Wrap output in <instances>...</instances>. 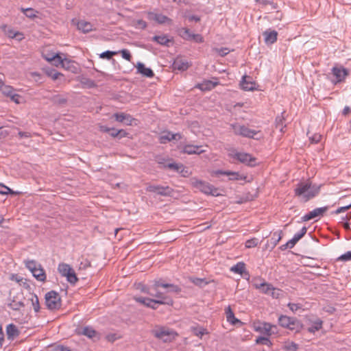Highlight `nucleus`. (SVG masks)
Returning a JSON list of instances; mask_svg holds the SVG:
<instances>
[{
	"label": "nucleus",
	"instance_id": "1",
	"mask_svg": "<svg viewBox=\"0 0 351 351\" xmlns=\"http://www.w3.org/2000/svg\"><path fill=\"white\" fill-rule=\"evenodd\" d=\"M180 288L176 285L163 283L160 280H154L153 285L149 286V290L147 291V294L156 298V300L170 301L169 305H173V300L167 295L169 292L179 293Z\"/></svg>",
	"mask_w": 351,
	"mask_h": 351
},
{
	"label": "nucleus",
	"instance_id": "2",
	"mask_svg": "<svg viewBox=\"0 0 351 351\" xmlns=\"http://www.w3.org/2000/svg\"><path fill=\"white\" fill-rule=\"evenodd\" d=\"M320 191V186L312 184L311 182H300L294 189L295 195L298 196L304 202L317 196Z\"/></svg>",
	"mask_w": 351,
	"mask_h": 351
},
{
	"label": "nucleus",
	"instance_id": "3",
	"mask_svg": "<svg viewBox=\"0 0 351 351\" xmlns=\"http://www.w3.org/2000/svg\"><path fill=\"white\" fill-rule=\"evenodd\" d=\"M152 335L163 342H171L178 336V333L169 328L165 326H156L152 330Z\"/></svg>",
	"mask_w": 351,
	"mask_h": 351
},
{
	"label": "nucleus",
	"instance_id": "4",
	"mask_svg": "<svg viewBox=\"0 0 351 351\" xmlns=\"http://www.w3.org/2000/svg\"><path fill=\"white\" fill-rule=\"evenodd\" d=\"M190 183L193 187L199 189L201 192L206 195H212L213 196L218 195L217 189L215 188L213 185L198 180L196 178H192L190 179Z\"/></svg>",
	"mask_w": 351,
	"mask_h": 351
},
{
	"label": "nucleus",
	"instance_id": "5",
	"mask_svg": "<svg viewBox=\"0 0 351 351\" xmlns=\"http://www.w3.org/2000/svg\"><path fill=\"white\" fill-rule=\"evenodd\" d=\"M45 305L50 311H56L61 308V298L58 293L50 291L45 295Z\"/></svg>",
	"mask_w": 351,
	"mask_h": 351
},
{
	"label": "nucleus",
	"instance_id": "6",
	"mask_svg": "<svg viewBox=\"0 0 351 351\" xmlns=\"http://www.w3.org/2000/svg\"><path fill=\"white\" fill-rule=\"evenodd\" d=\"M25 266L36 280L40 282L46 280V274L40 264L35 261H27L25 262Z\"/></svg>",
	"mask_w": 351,
	"mask_h": 351
},
{
	"label": "nucleus",
	"instance_id": "7",
	"mask_svg": "<svg viewBox=\"0 0 351 351\" xmlns=\"http://www.w3.org/2000/svg\"><path fill=\"white\" fill-rule=\"evenodd\" d=\"M231 128H232L234 134L250 138L257 139L255 136L259 133V131L251 130L244 125H240L238 123L231 124Z\"/></svg>",
	"mask_w": 351,
	"mask_h": 351
},
{
	"label": "nucleus",
	"instance_id": "8",
	"mask_svg": "<svg viewBox=\"0 0 351 351\" xmlns=\"http://www.w3.org/2000/svg\"><path fill=\"white\" fill-rule=\"evenodd\" d=\"M59 273L66 278V280L71 284H75L78 278L74 270L66 263H60L58 267Z\"/></svg>",
	"mask_w": 351,
	"mask_h": 351
},
{
	"label": "nucleus",
	"instance_id": "9",
	"mask_svg": "<svg viewBox=\"0 0 351 351\" xmlns=\"http://www.w3.org/2000/svg\"><path fill=\"white\" fill-rule=\"evenodd\" d=\"M331 72L335 77V79L331 80V81L335 84L343 82L346 77L349 75L348 69L342 66H333L331 69Z\"/></svg>",
	"mask_w": 351,
	"mask_h": 351
},
{
	"label": "nucleus",
	"instance_id": "10",
	"mask_svg": "<svg viewBox=\"0 0 351 351\" xmlns=\"http://www.w3.org/2000/svg\"><path fill=\"white\" fill-rule=\"evenodd\" d=\"M134 300L137 302H139L145 306L152 308V309H156V304H170V301H162V300H156L155 299H151L148 298H143V297H134Z\"/></svg>",
	"mask_w": 351,
	"mask_h": 351
},
{
	"label": "nucleus",
	"instance_id": "11",
	"mask_svg": "<svg viewBox=\"0 0 351 351\" xmlns=\"http://www.w3.org/2000/svg\"><path fill=\"white\" fill-rule=\"evenodd\" d=\"M233 158H235L241 162L247 165L254 167L256 165V158L252 155L244 152H236L232 154Z\"/></svg>",
	"mask_w": 351,
	"mask_h": 351
},
{
	"label": "nucleus",
	"instance_id": "12",
	"mask_svg": "<svg viewBox=\"0 0 351 351\" xmlns=\"http://www.w3.org/2000/svg\"><path fill=\"white\" fill-rule=\"evenodd\" d=\"M147 191L162 196H171L173 190L168 186L149 185Z\"/></svg>",
	"mask_w": 351,
	"mask_h": 351
},
{
	"label": "nucleus",
	"instance_id": "13",
	"mask_svg": "<svg viewBox=\"0 0 351 351\" xmlns=\"http://www.w3.org/2000/svg\"><path fill=\"white\" fill-rule=\"evenodd\" d=\"M307 228L306 227H303L299 232L295 234L293 237L288 241L285 245H282L280 247L282 250H285L287 248H293L295 245L298 243V241L301 239L306 233Z\"/></svg>",
	"mask_w": 351,
	"mask_h": 351
},
{
	"label": "nucleus",
	"instance_id": "14",
	"mask_svg": "<svg viewBox=\"0 0 351 351\" xmlns=\"http://www.w3.org/2000/svg\"><path fill=\"white\" fill-rule=\"evenodd\" d=\"M147 19L150 21H154L158 24H171L172 23V20L167 16L154 12H149L147 13Z\"/></svg>",
	"mask_w": 351,
	"mask_h": 351
},
{
	"label": "nucleus",
	"instance_id": "15",
	"mask_svg": "<svg viewBox=\"0 0 351 351\" xmlns=\"http://www.w3.org/2000/svg\"><path fill=\"white\" fill-rule=\"evenodd\" d=\"M328 210V206L317 208L302 217L303 221H307L316 217H322Z\"/></svg>",
	"mask_w": 351,
	"mask_h": 351
},
{
	"label": "nucleus",
	"instance_id": "16",
	"mask_svg": "<svg viewBox=\"0 0 351 351\" xmlns=\"http://www.w3.org/2000/svg\"><path fill=\"white\" fill-rule=\"evenodd\" d=\"M114 117H115L116 121L122 123L127 125H132L134 123L136 125V120L128 114L121 112V113H116L114 114Z\"/></svg>",
	"mask_w": 351,
	"mask_h": 351
},
{
	"label": "nucleus",
	"instance_id": "17",
	"mask_svg": "<svg viewBox=\"0 0 351 351\" xmlns=\"http://www.w3.org/2000/svg\"><path fill=\"white\" fill-rule=\"evenodd\" d=\"M181 138V135L180 133L173 134L169 131H164L161 132L159 136V141L160 143H167V142H170L173 140H180Z\"/></svg>",
	"mask_w": 351,
	"mask_h": 351
},
{
	"label": "nucleus",
	"instance_id": "18",
	"mask_svg": "<svg viewBox=\"0 0 351 351\" xmlns=\"http://www.w3.org/2000/svg\"><path fill=\"white\" fill-rule=\"evenodd\" d=\"M47 60H58V63H61V66L68 70H71V66L73 64V62L66 59L62 58L58 53H56L51 57L47 58Z\"/></svg>",
	"mask_w": 351,
	"mask_h": 351
},
{
	"label": "nucleus",
	"instance_id": "19",
	"mask_svg": "<svg viewBox=\"0 0 351 351\" xmlns=\"http://www.w3.org/2000/svg\"><path fill=\"white\" fill-rule=\"evenodd\" d=\"M240 85L244 90H254L256 89V84L250 76L244 75L242 77Z\"/></svg>",
	"mask_w": 351,
	"mask_h": 351
},
{
	"label": "nucleus",
	"instance_id": "20",
	"mask_svg": "<svg viewBox=\"0 0 351 351\" xmlns=\"http://www.w3.org/2000/svg\"><path fill=\"white\" fill-rule=\"evenodd\" d=\"M189 67V64L188 61L182 58H176L172 64L173 69L180 71H186Z\"/></svg>",
	"mask_w": 351,
	"mask_h": 351
},
{
	"label": "nucleus",
	"instance_id": "21",
	"mask_svg": "<svg viewBox=\"0 0 351 351\" xmlns=\"http://www.w3.org/2000/svg\"><path fill=\"white\" fill-rule=\"evenodd\" d=\"M263 35L267 45L274 44L277 40L278 32L275 30L267 29L263 32Z\"/></svg>",
	"mask_w": 351,
	"mask_h": 351
},
{
	"label": "nucleus",
	"instance_id": "22",
	"mask_svg": "<svg viewBox=\"0 0 351 351\" xmlns=\"http://www.w3.org/2000/svg\"><path fill=\"white\" fill-rule=\"evenodd\" d=\"M257 288L260 289L263 293L271 295L273 298L278 297V293H276V289L267 282L261 283L259 287L257 286Z\"/></svg>",
	"mask_w": 351,
	"mask_h": 351
},
{
	"label": "nucleus",
	"instance_id": "23",
	"mask_svg": "<svg viewBox=\"0 0 351 351\" xmlns=\"http://www.w3.org/2000/svg\"><path fill=\"white\" fill-rule=\"evenodd\" d=\"M137 73L147 77H152L154 75L153 71L150 68L145 67V64L138 62L136 64Z\"/></svg>",
	"mask_w": 351,
	"mask_h": 351
},
{
	"label": "nucleus",
	"instance_id": "24",
	"mask_svg": "<svg viewBox=\"0 0 351 351\" xmlns=\"http://www.w3.org/2000/svg\"><path fill=\"white\" fill-rule=\"evenodd\" d=\"M77 28L82 32L86 34L91 32L93 29V25L88 21H86L84 20L79 21L77 24Z\"/></svg>",
	"mask_w": 351,
	"mask_h": 351
},
{
	"label": "nucleus",
	"instance_id": "25",
	"mask_svg": "<svg viewBox=\"0 0 351 351\" xmlns=\"http://www.w3.org/2000/svg\"><path fill=\"white\" fill-rule=\"evenodd\" d=\"M19 330L14 324H10L7 326L6 335L8 339H14L19 335Z\"/></svg>",
	"mask_w": 351,
	"mask_h": 351
},
{
	"label": "nucleus",
	"instance_id": "26",
	"mask_svg": "<svg viewBox=\"0 0 351 351\" xmlns=\"http://www.w3.org/2000/svg\"><path fill=\"white\" fill-rule=\"evenodd\" d=\"M152 40L158 44L163 46H169V43H172V40L169 38L167 35L154 36Z\"/></svg>",
	"mask_w": 351,
	"mask_h": 351
},
{
	"label": "nucleus",
	"instance_id": "27",
	"mask_svg": "<svg viewBox=\"0 0 351 351\" xmlns=\"http://www.w3.org/2000/svg\"><path fill=\"white\" fill-rule=\"evenodd\" d=\"M180 35L182 38L186 40H191L193 38H195V37H199V41H203L202 37L199 34H191L190 30L187 28H182L180 30Z\"/></svg>",
	"mask_w": 351,
	"mask_h": 351
},
{
	"label": "nucleus",
	"instance_id": "28",
	"mask_svg": "<svg viewBox=\"0 0 351 351\" xmlns=\"http://www.w3.org/2000/svg\"><path fill=\"white\" fill-rule=\"evenodd\" d=\"M28 300L31 302L35 313H38L40 309V302L38 296L34 293H30Z\"/></svg>",
	"mask_w": 351,
	"mask_h": 351
},
{
	"label": "nucleus",
	"instance_id": "29",
	"mask_svg": "<svg viewBox=\"0 0 351 351\" xmlns=\"http://www.w3.org/2000/svg\"><path fill=\"white\" fill-rule=\"evenodd\" d=\"M287 328L291 331H295V332H300L302 328V323L296 318L293 317Z\"/></svg>",
	"mask_w": 351,
	"mask_h": 351
},
{
	"label": "nucleus",
	"instance_id": "30",
	"mask_svg": "<svg viewBox=\"0 0 351 351\" xmlns=\"http://www.w3.org/2000/svg\"><path fill=\"white\" fill-rule=\"evenodd\" d=\"M226 315L227 321L233 325H235L237 323L241 322L240 320H239L234 317V314L230 306H228L226 308Z\"/></svg>",
	"mask_w": 351,
	"mask_h": 351
},
{
	"label": "nucleus",
	"instance_id": "31",
	"mask_svg": "<svg viewBox=\"0 0 351 351\" xmlns=\"http://www.w3.org/2000/svg\"><path fill=\"white\" fill-rule=\"evenodd\" d=\"M9 302L8 303V306L12 309L13 311H19L21 308L25 306V304L21 301H16L14 298L9 299Z\"/></svg>",
	"mask_w": 351,
	"mask_h": 351
},
{
	"label": "nucleus",
	"instance_id": "32",
	"mask_svg": "<svg viewBox=\"0 0 351 351\" xmlns=\"http://www.w3.org/2000/svg\"><path fill=\"white\" fill-rule=\"evenodd\" d=\"M82 334L90 339H93V338L99 339L97 332L91 327H88V326L84 327L83 329Z\"/></svg>",
	"mask_w": 351,
	"mask_h": 351
},
{
	"label": "nucleus",
	"instance_id": "33",
	"mask_svg": "<svg viewBox=\"0 0 351 351\" xmlns=\"http://www.w3.org/2000/svg\"><path fill=\"white\" fill-rule=\"evenodd\" d=\"M293 318L287 315H280L278 318V324L280 326L287 328Z\"/></svg>",
	"mask_w": 351,
	"mask_h": 351
},
{
	"label": "nucleus",
	"instance_id": "34",
	"mask_svg": "<svg viewBox=\"0 0 351 351\" xmlns=\"http://www.w3.org/2000/svg\"><path fill=\"white\" fill-rule=\"evenodd\" d=\"M217 85V83H214L211 81H205L202 84H199L197 85V88L201 89L202 90H208L213 88Z\"/></svg>",
	"mask_w": 351,
	"mask_h": 351
},
{
	"label": "nucleus",
	"instance_id": "35",
	"mask_svg": "<svg viewBox=\"0 0 351 351\" xmlns=\"http://www.w3.org/2000/svg\"><path fill=\"white\" fill-rule=\"evenodd\" d=\"M271 325L268 323H263L262 327H258L256 328V330L260 331L261 332H263L267 336H270L271 335Z\"/></svg>",
	"mask_w": 351,
	"mask_h": 351
},
{
	"label": "nucleus",
	"instance_id": "36",
	"mask_svg": "<svg viewBox=\"0 0 351 351\" xmlns=\"http://www.w3.org/2000/svg\"><path fill=\"white\" fill-rule=\"evenodd\" d=\"M282 237V231H277L273 233L272 237L271 239V243L273 244V246L275 247L278 242L281 240Z\"/></svg>",
	"mask_w": 351,
	"mask_h": 351
},
{
	"label": "nucleus",
	"instance_id": "37",
	"mask_svg": "<svg viewBox=\"0 0 351 351\" xmlns=\"http://www.w3.org/2000/svg\"><path fill=\"white\" fill-rule=\"evenodd\" d=\"M245 265L242 262L238 263L231 268V271L239 274H242L245 271Z\"/></svg>",
	"mask_w": 351,
	"mask_h": 351
},
{
	"label": "nucleus",
	"instance_id": "38",
	"mask_svg": "<svg viewBox=\"0 0 351 351\" xmlns=\"http://www.w3.org/2000/svg\"><path fill=\"white\" fill-rule=\"evenodd\" d=\"M322 327V321L317 319L313 324L308 328V331L311 333H314L316 331L320 330Z\"/></svg>",
	"mask_w": 351,
	"mask_h": 351
},
{
	"label": "nucleus",
	"instance_id": "39",
	"mask_svg": "<svg viewBox=\"0 0 351 351\" xmlns=\"http://www.w3.org/2000/svg\"><path fill=\"white\" fill-rule=\"evenodd\" d=\"M283 348L288 351H296L298 349V345L293 341H286Z\"/></svg>",
	"mask_w": 351,
	"mask_h": 351
},
{
	"label": "nucleus",
	"instance_id": "40",
	"mask_svg": "<svg viewBox=\"0 0 351 351\" xmlns=\"http://www.w3.org/2000/svg\"><path fill=\"white\" fill-rule=\"evenodd\" d=\"M195 149H197L195 145H186L182 149V152L189 155L195 154L196 153H197V151H196Z\"/></svg>",
	"mask_w": 351,
	"mask_h": 351
},
{
	"label": "nucleus",
	"instance_id": "41",
	"mask_svg": "<svg viewBox=\"0 0 351 351\" xmlns=\"http://www.w3.org/2000/svg\"><path fill=\"white\" fill-rule=\"evenodd\" d=\"M119 54V51H106L99 55V58L102 59L111 60L113 56Z\"/></svg>",
	"mask_w": 351,
	"mask_h": 351
},
{
	"label": "nucleus",
	"instance_id": "42",
	"mask_svg": "<svg viewBox=\"0 0 351 351\" xmlns=\"http://www.w3.org/2000/svg\"><path fill=\"white\" fill-rule=\"evenodd\" d=\"M0 91H1L3 95L9 97L14 90L12 86L3 84L2 86H0Z\"/></svg>",
	"mask_w": 351,
	"mask_h": 351
},
{
	"label": "nucleus",
	"instance_id": "43",
	"mask_svg": "<svg viewBox=\"0 0 351 351\" xmlns=\"http://www.w3.org/2000/svg\"><path fill=\"white\" fill-rule=\"evenodd\" d=\"M167 167L171 169L175 170L176 171H180L181 173H183L185 169V167L182 165H179L175 162L169 163L167 165Z\"/></svg>",
	"mask_w": 351,
	"mask_h": 351
},
{
	"label": "nucleus",
	"instance_id": "44",
	"mask_svg": "<svg viewBox=\"0 0 351 351\" xmlns=\"http://www.w3.org/2000/svg\"><path fill=\"white\" fill-rule=\"evenodd\" d=\"M284 112L285 111L282 113V115L280 117H277L276 119V128H278L282 132H283V128L284 127H285V125H283Z\"/></svg>",
	"mask_w": 351,
	"mask_h": 351
},
{
	"label": "nucleus",
	"instance_id": "45",
	"mask_svg": "<svg viewBox=\"0 0 351 351\" xmlns=\"http://www.w3.org/2000/svg\"><path fill=\"white\" fill-rule=\"evenodd\" d=\"M256 343L267 345L268 346H271L272 345L271 341L267 337H258L256 339Z\"/></svg>",
	"mask_w": 351,
	"mask_h": 351
},
{
	"label": "nucleus",
	"instance_id": "46",
	"mask_svg": "<svg viewBox=\"0 0 351 351\" xmlns=\"http://www.w3.org/2000/svg\"><path fill=\"white\" fill-rule=\"evenodd\" d=\"M22 10L24 14L28 18L33 19L36 16V12L32 8H23Z\"/></svg>",
	"mask_w": 351,
	"mask_h": 351
},
{
	"label": "nucleus",
	"instance_id": "47",
	"mask_svg": "<svg viewBox=\"0 0 351 351\" xmlns=\"http://www.w3.org/2000/svg\"><path fill=\"white\" fill-rule=\"evenodd\" d=\"M349 261H351V251L346 252L345 254L341 255L336 259V261L346 262Z\"/></svg>",
	"mask_w": 351,
	"mask_h": 351
},
{
	"label": "nucleus",
	"instance_id": "48",
	"mask_svg": "<svg viewBox=\"0 0 351 351\" xmlns=\"http://www.w3.org/2000/svg\"><path fill=\"white\" fill-rule=\"evenodd\" d=\"M118 51L119 53H121L123 58L125 59L128 61H131L132 55L128 49H124Z\"/></svg>",
	"mask_w": 351,
	"mask_h": 351
},
{
	"label": "nucleus",
	"instance_id": "49",
	"mask_svg": "<svg viewBox=\"0 0 351 351\" xmlns=\"http://www.w3.org/2000/svg\"><path fill=\"white\" fill-rule=\"evenodd\" d=\"M11 100L16 104H21L23 101V98L22 96L16 94L14 91L9 96Z\"/></svg>",
	"mask_w": 351,
	"mask_h": 351
},
{
	"label": "nucleus",
	"instance_id": "50",
	"mask_svg": "<svg viewBox=\"0 0 351 351\" xmlns=\"http://www.w3.org/2000/svg\"><path fill=\"white\" fill-rule=\"evenodd\" d=\"M218 173L221 175L232 176V177L230 178L231 180L239 179V173L237 172L219 171Z\"/></svg>",
	"mask_w": 351,
	"mask_h": 351
},
{
	"label": "nucleus",
	"instance_id": "51",
	"mask_svg": "<svg viewBox=\"0 0 351 351\" xmlns=\"http://www.w3.org/2000/svg\"><path fill=\"white\" fill-rule=\"evenodd\" d=\"M258 245V239L256 238L247 240L245 242V247L247 248H252L256 247Z\"/></svg>",
	"mask_w": 351,
	"mask_h": 351
},
{
	"label": "nucleus",
	"instance_id": "52",
	"mask_svg": "<svg viewBox=\"0 0 351 351\" xmlns=\"http://www.w3.org/2000/svg\"><path fill=\"white\" fill-rule=\"evenodd\" d=\"M7 34L8 36L10 37V38H17L18 36H20V38H18V40H21L23 38V34L19 32H14V31L12 30H9L8 32H7Z\"/></svg>",
	"mask_w": 351,
	"mask_h": 351
},
{
	"label": "nucleus",
	"instance_id": "53",
	"mask_svg": "<svg viewBox=\"0 0 351 351\" xmlns=\"http://www.w3.org/2000/svg\"><path fill=\"white\" fill-rule=\"evenodd\" d=\"M322 135L319 134H314L313 136H309V140L311 143H317L321 141Z\"/></svg>",
	"mask_w": 351,
	"mask_h": 351
},
{
	"label": "nucleus",
	"instance_id": "54",
	"mask_svg": "<svg viewBox=\"0 0 351 351\" xmlns=\"http://www.w3.org/2000/svg\"><path fill=\"white\" fill-rule=\"evenodd\" d=\"M350 208H351V206L350 205H348V206H341V207H339L336 210H335L332 213L333 214H335V215H338V214H340L341 213H343V212H346L348 210H349Z\"/></svg>",
	"mask_w": 351,
	"mask_h": 351
},
{
	"label": "nucleus",
	"instance_id": "55",
	"mask_svg": "<svg viewBox=\"0 0 351 351\" xmlns=\"http://www.w3.org/2000/svg\"><path fill=\"white\" fill-rule=\"evenodd\" d=\"M288 307L291 311L295 312L296 311L301 308V305H300L299 304L289 303Z\"/></svg>",
	"mask_w": 351,
	"mask_h": 351
},
{
	"label": "nucleus",
	"instance_id": "56",
	"mask_svg": "<svg viewBox=\"0 0 351 351\" xmlns=\"http://www.w3.org/2000/svg\"><path fill=\"white\" fill-rule=\"evenodd\" d=\"M49 76L51 77L53 80H57L59 76L62 75V74L55 70L51 71L50 73H48Z\"/></svg>",
	"mask_w": 351,
	"mask_h": 351
},
{
	"label": "nucleus",
	"instance_id": "57",
	"mask_svg": "<svg viewBox=\"0 0 351 351\" xmlns=\"http://www.w3.org/2000/svg\"><path fill=\"white\" fill-rule=\"evenodd\" d=\"M66 101V99L62 97L57 96L54 97V102L58 104H65Z\"/></svg>",
	"mask_w": 351,
	"mask_h": 351
},
{
	"label": "nucleus",
	"instance_id": "58",
	"mask_svg": "<svg viewBox=\"0 0 351 351\" xmlns=\"http://www.w3.org/2000/svg\"><path fill=\"white\" fill-rule=\"evenodd\" d=\"M1 186H2L4 189H5V191H0V194H2V195H7V194H13L14 192L8 186L3 185V184H0Z\"/></svg>",
	"mask_w": 351,
	"mask_h": 351
},
{
	"label": "nucleus",
	"instance_id": "59",
	"mask_svg": "<svg viewBox=\"0 0 351 351\" xmlns=\"http://www.w3.org/2000/svg\"><path fill=\"white\" fill-rule=\"evenodd\" d=\"M53 351H71V350L63 346H57L54 348Z\"/></svg>",
	"mask_w": 351,
	"mask_h": 351
},
{
	"label": "nucleus",
	"instance_id": "60",
	"mask_svg": "<svg viewBox=\"0 0 351 351\" xmlns=\"http://www.w3.org/2000/svg\"><path fill=\"white\" fill-rule=\"evenodd\" d=\"M192 282L195 285H197V286H201L202 284L204 282V280L202 279V278H194L193 280H192Z\"/></svg>",
	"mask_w": 351,
	"mask_h": 351
},
{
	"label": "nucleus",
	"instance_id": "61",
	"mask_svg": "<svg viewBox=\"0 0 351 351\" xmlns=\"http://www.w3.org/2000/svg\"><path fill=\"white\" fill-rule=\"evenodd\" d=\"M19 136L22 138H29L31 137V134L29 132H19Z\"/></svg>",
	"mask_w": 351,
	"mask_h": 351
},
{
	"label": "nucleus",
	"instance_id": "62",
	"mask_svg": "<svg viewBox=\"0 0 351 351\" xmlns=\"http://www.w3.org/2000/svg\"><path fill=\"white\" fill-rule=\"evenodd\" d=\"M194 333L196 336L202 337L204 334V330L193 328Z\"/></svg>",
	"mask_w": 351,
	"mask_h": 351
},
{
	"label": "nucleus",
	"instance_id": "63",
	"mask_svg": "<svg viewBox=\"0 0 351 351\" xmlns=\"http://www.w3.org/2000/svg\"><path fill=\"white\" fill-rule=\"evenodd\" d=\"M137 24L141 29H145L147 27V23L143 20H138Z\"/></svg>",
	"mask_w": 351,
	"mask_h": 351
},
{
	"label": "nucleus",
	"instance_id": "64",
	"mask_svg": "<svg viewBox=\"0 0 351 351\" xmlns=\"http://www.w3.org/2000/svg\"><path fill=\"white\" fill-rule=\"evenodd\" d=\"M109 134L112 137H117L119 136V130L114 128H110Z\"/></svg>",
	"mask_w": 351,
	"mask_h": 351
}]
</instances>
